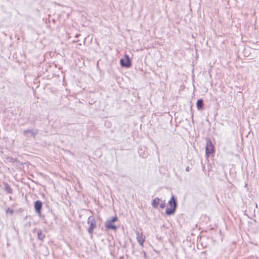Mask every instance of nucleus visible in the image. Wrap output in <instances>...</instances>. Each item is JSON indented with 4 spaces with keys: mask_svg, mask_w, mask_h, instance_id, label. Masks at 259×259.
<instances>
[{
    "mask_svg": "<svg viewBox=\"0 0 259 259\" xmlns=\"http://www.w3.org/2000/svg\"><path fill=\"white\" fill-rule=\"evenodd\" d=\"M169 207H167L165 210V214L170 216L175 214L178 207V202L176 198L174 195H172L168 202Z\"/></svg>",
    "mask_w": 259,
    "mask_h": 259,
    "instance_id": "f257e3e1",
    "label": "nucleus"
},
{
    "mask_svg": "<svg viewBox=\"0 0 259 259\" xmlns=\"http://www.w3.org/2000/svg\"><path fill=\"white\" fill-rule=\"evenodd\" d=\"M205 157L208 158L210 156L213 157L215 153V148L214 144H213L209 138L206 139V144L205 147Z\"/></svg>",
    "mask_w": 259,
    "mask_h": 259,
    "instance_id": "f03ea898",
    "label": "nucleus"
},
{
    "mask_svg": "<svg viewBox=\"0 0 259 259\" xmlns=\"http://www.w3.org/2000/svg\"><path fill=\"white\" fill-rule=\"evenodd\" d=\"M118 220V217L115 215L114 217L107 220L105 223V227L106 230L116 231L118 226L115 224V223Z\"/></svg>",
    "mask_w": 259,
    "mask_h": 259,
    "instance_id": "7ed1b4c3",
    "label": "nucleus"
},
{
    "mask_svg": "<svg viewBox=\"0 0 259 259\" xmlns=\"http://www.w3.org/2000/svg\"><path fill=\"white\" fill-rule=\"evenodd\" d=\"M39 217L43 221V223L48 226L52 225L53 224V221L57 219V216L52 210L49 211L47 215L41 214Z\"/></svg>",
    "mask_w": 259,
    "mask_h": 259,
    "instance_id": "20e7f679",
    "label": "nucleus"
},
{
    "mask_svg": "<svg viewBox=\"0 0 259 259\" xmlns=\"http://www.w3.org/2000/svg\"><path fill=\"white\" fill-rule=\"evenodd\" d=\"M120 65L121 67L126 68H130L132 65V60L127 54H125L124 58L120 59Z\"/></svg>",
    "mask_w": 259,
    "mask_h": 259,
    "instance_id": "39448f33",
    "label": "nucleus"
},
{
    "mask_svg": "<svg viewBox=\"0 0 259 259\" xmlns=\"http://www.w3.org/2000/svg\"><path fill=\"white\" fill-rule=\"evenodd\" d=\"M87 223L90 225L88 229V232L90 234L92 235L94 229L97 227L95 219L93 215H91L88 218Z\"/></svg>",
    "mask_w": 259,
    "mask_h": 259,
    "instance_id": "423d86ee",
    "label": "nucleus"
},
{
    "mask_svg": "<svg viewBox=\"0 0 259 259\" xmlns=\"http://www.w3.org/2000/svg\"><path fill=\"white\" fill-rule=\"evenodd\" d=\"M42 205V202L39 200H36L34 202V208L35 212L39 215V217L42 214L41 213Z\"/></svg>",
    "mask_w": 259,
    "mask_h": 259,
    "instance_id": "0eeeda50",
    "label": "nucleus"
},
{
    "mask_svg": "<svg viewBox=\"0 0 259 259\" xmlns=\"http://www.w3.org/2000/svg\"><path fill=\"white\" fill-rule=\"evenodd\" d=\"M11 91L13 96H20L22 93L21 87L18 84H12Z\"/></svg>",
    "mask_w": 259,
    "mask_h": 259,
    "instance_id": "6e6552de",
    "label": "nucleus"
},
{
    "mask_svg": "<svg viewBox=\"0 0 259 259\" xmlns=\"http://www.w3.org/2000/svg\"><path fill=\"white\" fill-rule=\"evenodd\" d=\"M136 234L137 235V241L141 246H143V244L144 242H145V238H144L142 236V233H140V232L138 231H137L136 232Z\"/></svg>",
    "mask_w": 259,
    "mask_h": 259,
    "instance_id": "1a4fd4ad",
    "label": "nucleus"
},
{
    "mask_svg": "<svg viewBox=\"0 0 259 259\" xmlns=\"http://www.w3.org/2000/svg\"><path fill=\"white\" fill-rule=\"evenodd\" d=\"M196 107L198 110H203L204 108V101L202 99H198L196 102Z\"/></svg>",
    "mask_w": 259,
    "mask_h": 259,
    "instance_id": "9d476101",
    "label": "nucleus"
},
{
    "mask_svg": "<svg viewBox=\"0 0 259 259\" xmlns=\"http://www.w3.org/2000/svg\"><path fill=\"white\" fill-rule=\"evenodd\" d=\"M160 199L158 197H156L152 200L151 205L154 208H158L160 203Z\"/></svg>",
    "mask_w": 259,
    "mask_h": 259,
    "instance_id": "9b49d317",
    "label": "nucleus"
},
{
    "mask_svg": "<svg viewBox=\"0 0 259 259\" xmlns=\"http://www.w3.org/2000/svg\"><path fill=\"white\" fill-rule=\"evenodd\" d=\"M37 238L39 240L43 241L44 239L46 238V235L44 234L41 229H38L37 231Z\"/></svg>",
    "mask_w": 259,
    "mask_h": 259,
    "instance_id": "f8f14e48",
    "label": "nucleus"
},
{
    "mask_svg": "<svg viewBox=\"0 0 259 259\" xmlns=\"http://www.w3.org/2000/svg\"><path fill=\"white\" fill-rule=\"evenodd\" d=\"M4 190L8 194H12L13 190L10 185L6 182L4 183Z\"/></svg>",
    "mask_w": 259,
    "mask_h": 259,
    "instance_id": "ddd939ff",
    "label": "nucleus"
},
{
    "mask_svg": "<svg viewBox=\"0 0 259 259\" xmlns=\"http://www.w3.org/2000/svg\"><path fill=\"white\" fill-rule=\"evenodd\" d=\"M27 133L31 134V135L33 137H34L35 136V135L37 134V132H34L33 130H24L23 131V134L24 135H27Z\"/></svg>",
    "mask_w": 259,
    "mask_h": 259,
    "instance_id": "4468645a",
    "label": "nucleus"
},
{
    "mask_svg": "<svg viewBox=\"0 0 259 259\" xmlns=\"http://www.w3.org/2000/svg\"><path fill=\"white\" fill-rule=\"evenodd\" d=\"M11 162L12 163H14L15 162H18V163L23 165V162H20V160H19L17 158H11Z\"/></svg>",
    "mask_w": 259,
    "mask_h": 259,
    "instance_id": "2eb2a0df",
    "label": "nucleus"
},
{
    "mask_svg": "<svg viewBox=\"0 0 259 259\" xmlns=\"http://www.w3.org/2000/svg\"><path fill=\"white\" fill-rule=\"evenodd\" d=\"M159 205L160 208L161 209H163L164 208H165L166 206V203L165 202V201H161V202L160 203V204L159 203Z\"/></svg>",
    "mask_w": 259,
    "mask_h": 259,
    "instance_id": "dca6fc26",
    "label": "nucleus"
},
{
    "mask_svg": "<svg viewBox=\"0 0 259 259\" xmlns=\"http://www.w3.org/2000/svg\"><path fill=\"white\" fill-rule=\"evenodd\" d=\"M141 253L142 254H143V257L145 258V259H147L148 258V256L147 255V253L146 252H145V251L144 250H142L141 252Z\"/></svg>",
    "mask_w": 259,
    "mask_h": 259,
    "instance_id": "f3484780",
    "label": "nucleus"
},
{
    "mask_svg": "<svg viewBox=\"0 0 259 259\" xmlns=\"http://www.w3.org/2000/svg\"><path fill=\"white\" fill-rule=\"evenodd\" d=\"M6 212L7 213H10L11 214H12L14 212V210L10 208H8L6 210Z\"/></svg>",
    "mask_w": 259,
    "mask_h": 259,
    "instance_id": "a211bd4d",
    "label": "nucleus"
},
{
    "mask_svg": "<svg viewBox=\"0 0 259 259\" xmlns=\"http://www.w3.org/2000/svg\"><path fill=\"white\" fill-rule=\"evenodd\" d=\"M186 171H187V172H189L190 171V167H189V166H187L186 168Z\"/></svg>",
    "mask_w": 259,
    "mask_h": 259,
    "instance_id": "6ab92c4d",
    "label": "nucleus"
},
{
    "mask_svg": "<svg viewBox=\"0 0 259 259\" xmlns=\"http://www.w3.org/2000/svg\"><path fill=\"white\" fill-rule=\"evenodd\" d=\"M192 118H193V113L192 112V109H191Z\"/></svg>",
    "mask_w": 259,
    "mask_h": 259,
    "instance_id": "aec40b11",
    "label": "nucleus"
},
{
    "mask_svg": "<svg viewBox=\"0 0 259 259\" xmlns=\"http://www.w3.org/2000/svg\"><path fill=\"white\" fill-rule=\"evenodd\" d=\"M79 35H80V34H76L75 37H78V36H79Z\"/></svg>",
    "mask_w": 259,
    "mask_h": 259,
    "instance_id": "412c9836",
    "label": "nucleus"
},
{
    "mask_svg": "<svg viewBox=\"0 0 259 259\" xmlns=\"http://www.w3.org/2000/svg\"><path fill=\"white\" fill-rule=\"evenodd\" d=\"M10 200H11V199H12L11 197H10Z\"/></svg>",
    "mask_w": 259,
    "mask_h": 259,
    "instance_id": "4be33fe9",
    "label": "nucleus"
}]
</instances>
